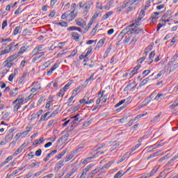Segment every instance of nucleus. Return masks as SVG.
I'll return each mask as SVG.
<instances>
[{"label":"nucleus","instance_id":"obj_1","mask_svg":"<svg viewBox=\"0 0 178 178\" xmlns=\"http://www.w3.org/2000/svg\"><path fill=\"white\" fill-rule=\"evenodd\" d=\"M140 22H135L128 26V31H127L124 34H127V35H131L132 39L131 40V44H134L135 42H137L138 40V34H144V29L143 28H137V26H140Z\"/></svg>","mask_w":178,"mask_h":178},{"label":"nucleus","instance_id":"obj_2","mask_svg":"<svg viewBox=\"0 0 178 178\" xmlns=\"http://www.w3.org/2000/svg\"><path fill=\"white\" fill-rule=\"evenodd\" d=\"M26 99L24 97L19 95L18 97L13 102V104L15 105L13 108L14 112H17L19 108L26 102Z\"/></svg>","mask_w":178,"mask_h":178},{"label":"nucleus","instance_id":"obj_3","mask_svg":"<svg viewBox=\"0 0 178 178\" xmlns=\"http://www.w3.org/2000/svg\"><path fill=\"white\" fill-rule=\"evenodd\" d=\"M93 3L91 1H88L86 3L83 1H81L79 3V6L80 9L83 8V15H87L90 12V9H91V6H92Z\"/></svg>","mask_w":178,"mask_h":178},{"label":"nucleus","instance_id":"obj_4","mask_svg":"<svg viewBox=\"0 0 178 178\" xmlns=\"http://www.w3.org/2000/svg\"><path fill=\"white\" fill-rule=\"evenodd\" d=\"M127 31H129V27L126 29H124L118 35L119 38H123L125 35V40H124V44H129L130 41L131 40V35H127L124 33Z\"/></svg>","mask_w":178,"mask_h":178},{"label":"nucleus","instance_id":"obj_5","mask_svg":"<svg viewBox=\"0 0 178 178\" xmlns=\"http://www.w3.org/2000/svg\"><path fill=\"white\" fill-rule=\"evenodd\" d=\"M19 47H20L19 44H15V42H13L5 48L6 52H7V54L15 52V51H17V49H19Z\"/></svg>","mask_w":178,"mask_h":178},{"label":"nucleus","instance_id":"obj_6","mask_svg":"<svg viewBox=\"0 0 178 178\" xmlns=\"http://www.w3.org/2000/svg\"><path fill=\"white\" fill-rule=\"evenodd\" d=\"M30 131H31V128H26V131H24L23 133L17 134L16 136L14 137V140H16V141H19V137H22V136H27V134H29Z\"/></svg>","mask_w":178,"mask_h":178},{"label":"nucleus","instance_id":"obj_7","mask_svg":"<svg viewBox=\"0 0 178 178\" xmlns=\"http://www.w3.org/2000/svg\"><path fill=\"white\" fill-rule=\"evenodd\" d=\"M13 131H15V128H11L8 132L7 135L4 138L8 143L12 140V138H13Z\"/></svg>","mask_w":178,"mask_h":178},{"label":"nucleus","instance_id":"obj_8","mask_svg":"<svg viewBox=\"0 0 178 178\" xmlns=\"http://www.w3.org/2000/svg\"><path fill=\"white\" fill-rule=\"evenodd\" d=\"M42 51H45V49H44V45L40 44L33 49L32 54L33 55H38V54H40Z\"/></svg>","mask_w":178,"mask_h":178},{"label":"nucleus","instance_id":"obj_9","mask_svg":"<svg viewBox=\"0 0 178 178\" xmlns=\"http://www.w3.org/2000/svg\"><path fill=\"white\" fill-rule=\"evenodd\" d=\"M77 16V13H76V10H74L69 13L67 12V20L68 22H72V20H74L76 19V17Z\"/></svg>","mask_w":178,"mask_h":178},{"label":"nucleus","instance_id":"obj_10","mask_svg":"<svg viewBox=\"0 0 178 178\" xmlns=\"http://www.w3.org/2000/svg\"><path fill=\"white\" fill-rule=\"evenodd\" d=\"M63 166H65V161H59L57 162L54 167L55 172L59 171Z\"/></svg>","mask_w":178,"mask_h":178},{"label":"nucleus","instance_id":"obj_11","mask_svg":"<svg viewBox=\"0 0 178 178\" xmlns=\"http://www.w3.org/2000/svg\"><path fill=\"white\" fill-rule=\"evenodd\" d=\"M26 148V143H23L17 149V151L13 153V156H16V155H19V154H22L23 149Z\"/></svg>","mask_w":178,"mask_h":178},{"label":"nucleus","instance_id":"obj_12","mask_svg":"<svg viewBox=\"0 0 178 178\" xmlns=\"http://www.w3.org/2000/svg\"><path fill=\"white\" fill-rule=\"evenodd\" d=\"M129 5V2L124 1L121 6L117 8V12H122L123 9H126Z\"/></svg>","mask_w":178,"mask_h":178},{"label":"nucleus","instance_id":"obj_13","mask_svg":"<svg viewBox=\"0 0 178 178\" xmlns=\"http://www.w3.org/2000/svg\"><path fill=\"white\" fill-rule=\"evenodd\" d=\"M80 116V114H76L75 116H73L71 118V119H73L72 123L73 124H78V123H80L81 122V118L80 119L79 117Z\"/></svg>","mask_w":178,"mask_h":178},{"label":"nucleus","instance_id":"obj_14","mask_svg":"<svg viewBox=\"0 0 178 178\" xmlns=\"http://www.w3.org/2000/svg\"><path fill=\"white\" fill-rule=\"evenodd\" d=\"M76 26H79V27H84L86 26V21L84 19L79 18L75 20Z\"/></svg>","mask_w":178,"mask_h":178},{"label":"nucleus","instance_id":"obj_15","mask_svg":"<svg viewBox=\"0 0 178 178\" xmlns=\"http://www.w3.org/2000/svg\"><path fill=\"white\" fill-rule=\"evenodd\" d=\"M155 97H156V91H154L148 98L145 99V102H147V104H148L149 103L151 102V99H152L153 98H155Z\"/></svg>","mask_w":178,"mask_h":178},{"label":"nucleus","instance_id":"obj_16","mask_svg":"<svg viewBox=\"0 0 178 178\" xmlns=\"http://www.w3.org/2000/svg\"><path fill=\"white\" fill-rule=\"evenodd\" d=\"M3 65L4 67H8V69H10V67H12L13 65V63H12V61L9 60V58H7V60L3 62Z\"/></svg>","mask_w":178,"mask_h":178},{"label":"nucleus","instance_id":"obj_17","mask_svg":"<svg viewBox=\"0 0 178 178\" xmlns=\"http://www.w3.org/2000/svg\"><path fill=\"white\" fill-rule=\"evenodd\" d=\"M140 67H141V65L140 64L136 65L134 68V70L131 72V73L129 74V76H131V77H133L134 74H136L137 72H138V69H140Z\"/></svg>","mask_w":178,"mask_h":178},{"label":"nucleus","instance_id":"obj_18","mask_svg":"<svg viewBox=\"0 0 178 178\" xmlns=\"http://www.w3.org/2000/svg\"><path fill=\"white\" fill-rule=\"evenodd\" d=\"M18 73V70L17 68H15L14 70V73L11 74L9 76H8V80L9 81H13V79H15V77H16V75Z\"/></svg>","mask_w":178,"mask_h":178},{"label":"nucleus","instance_id":"obj_19","mask_svg":"<svg viewBox=\"0 0 178 178\" xmlns=\"http://www.w3.org/2000/svg\"><path fill=\"white\" fill-rule=\"evenodd\" d=\"M134 9H136V6L132 2H131L129 7L126 9V12L127 13H130V12H133Z\"/></svg>","mask_w":178,"mask_h":178},{"label":"nucleus","instance_id":"obj_20","mask_svg":"<svg viewBox=\"0 0 178 178\" xmlns=\"http://www.w3.org/2000/svg\"><path fill=\"white\" fill-rule=\"evenodd\" d=\"M144 16H145V11L144 10H141L138 17V21H136L135 23H139L140 24V21L141 19H143V17H144Z\"/></svg>","mask_w":178,"mask_h":178},{"label":"nucleus","instance_id":"obj_21","mask_svg":"<svg viewBox=\"0 0 178 178\" xmlns=\"http://www.w3.org/2000/svg\"><path fill=\"white\" fill-rule=\"evenodd\" d=\"M26 77H27V72H24L21 78L18 80V84L22 85L23 84V81L26 80Z\"/></svg>","mask_w":178,"mask_h":178},{"label":"nucleus","instance_id":"obj_22","mask_svg":"<svg viewBox=\"0 0 178 178\" xmlns=\"http://www.w3.org/2000/svg\"><path fill=\"white\" fill-rule=\"evenodd\" d=\"M79 31V33H81L83 31V30L81 29V28L80 27H77V26H70L69 28H67V31Z\"/></svg>","mask_w":178,"mask_h":178},{"label":"nucleus","instance_id":"obj_23","mask_svg":"<svg viewBox=\"0 0 178 178\" xmlns=\"http://www.w3.org/2000/svg\"><path fill=\"white\" fill-rule=\"evenodd\" d=\"M90 171V168L89 167H86L85 169L83 170L82 173L81 175V176L79 177V178H86V176L88 173V172Z\"/></svg>","mask_w":178,"mask_h":178},{"label":"nucleus","instance_id":"obj_24","mask_svg":"<svg viewBox=\"0 0 178 178\" xmlns=\"http://www.w3.org/2000/svg\"><path fill=\"white\" fill-rule=\"evenodd\" d=\"M19 56H20V55L19 53H17V54H14L7 58H8V60H10V62H13L14 60H16V59H17Z\"/></svg>","mask_w":178,"mask_h":178},{"label":"nucleus","instance_id":"obj_25","mask_svg":"<svg viewBox=\"0 0 178 178\" xmlns=\"http://www.w3.org/2000/svg\"><path fill=\"white\" fill-rule=\"evenodd\" d=\"M177 58H178L177 54L174 55L173 57L171 58L170 62L168 63V66H172V65H173V63L176 62V60H177Z\"/></svg>","mask_w":178,"mask_h":178},{"label":"nucleus","instance_id":"obj_26","mask_svg":"<svg viewBox=\"0 0 178 178\" xmlns=\"http://www.w3.org/2000/svg\"><path fill=\"white\" fill-rule=\"evenodd\" d=\"M165 97H166V95L165 94H156L154 100L159 101V99H163Z\"/></svg>","mask_w":178,"mask_h":178},{"label":"nucleus","instance_id":"obj_27","mask_svg":"<svg viewBox=\"0 0 178 178\" xmlns=\"http://www.w3.org/2000/svg\"><path fill=\"white\" fill-rule=\"evenodd\" d=\"M71 35H72L73 40H74L75 41H79L80 40V35H79V33H77L72 32L71 33Z\"/></svg>","mask_w":178,"mask_h":178},{"label":"nucleus","instance_id":"obj_28","mask_svg":"<svg viewBox=\"0 0 178 178\" xmlns=\"http://www.w3.org/2000/svg\"><path fill=\"white\" fill-rule=\"evenodd\" d=\"M98 29H99V24H97L90 32V35L92 37H94V35H95V33H97V30H98Z\"/></svg>","mask_w":178,"mask_h":178},{"label":"nucleus","instance_id":"obj_29","mask_svg":"<svg viewBox=\"0 0 178 178\" xmlns=\"http://www.w3.org/2000/svg\"><path fill=\"white\" fill-rule=\"evenodd\" d=\"M49 115V112L45 113L43 115L41 116L40 119L39 120V122H44V120H48L49 118H47V116Z\"/></svg>","mask_w":178,"mask_h":178},{"label":"nucleus","instance_id":"obj_30","mask_svg":"<svg viewBox=\"0 0 178 178\" xmlns=\"http://www.w3.org/2000/svg\"><path fill=\"white\" fill-rule=\"evenodd\" d=\"M155 57V51H152L149 55V60H150L149 65L154 62V58Z\"/></svg>","mask_w":178,"mask_h":178},{"label":"nucleus","instance_id":"obj_31","mask_svg":"<svg viewBox=\"0 0 178 178\" xmlns=\"http://www.w3.org/2000/svg\"><path fill=\"white\" fill-rule=\"evenodd\" d=\"M18 88H15V89H13V90H11L10 92V97H16V95H17V91H18Z\"/></svg>","mask_w":178,"mask_h":178},{"label":"nucleus","instance_id":"obj_32","mask_svg":"<svg viewBox=\"0 0 178 178\" xmlns=\"http://www.w3.org/2000/svg\"><path fill=\"white\" fill-rule=\"evenodd\" d=\"M113 14V13L112 11L108 12L103 16L102 17L103 20H106V19H108V17H111V16H112Z\"/></svg>","mask_w":178,"mask_h":178},{"label":"nucleus","instance_id":"obj_33","mask_svg":"<svg viewBox=\"0 0 178 178\" xmlns=\"http://www.w3.org/2000/svg\"><path fill=\"white\" fill-rule=\"evenodd\" d=\"M95 73L92 74L90 75V76L89 78H88L86 81H85V84L86 86H87V84H88V83H90V81H91V80H94V76H95Z\"/></svg>","mask_w":178,"mask_h":178},{"label":"nucleus","instance_id":"obj_34","mask_svg":"<svg viewBox=\"0 0 178 178\" xmlns=\"http://www.w3.org/2000/svg\"><path fill=\"white\" fill-rule=\"evenodd\" d=\"M91 159H94V156H90V157H88L86 159H85L83 162L82 164L83 165H87V163H88V162H90V161H91Z\"/></svg>","mask_w":178,"mask_h":178},{"label":"nucleus","instance_id":"obj_35","mask_svg":"<svg viewBox=\"0 0 178 178\" xmlns=\"http://www.w3.org/2000/svg\"><path fill=\"white\" fill-rule=\"evenodd\" d=\"M156 172H158V168H154L149 173H147V176L149 177H152V176H154Z\"/></svg>","mask_w":178,"mask_h":178},{"label":"nucleus","instance_id":"obj_36","mask_svg":"<svg viewBox=\"0 0 178 178\" xmlns=\"http://www.w3.org/2000/svg\"><path fill=\"white\" fill-rule=\"evenodd\" d=\"M92 21H89V23L88 24V26H86V28L85 29L83 33H86L88 31V30H90V29H91V26H92Z\"/></svg>","mask_w":178,"mask_h":178},{"label":"nucleus","instance_id":"obj_37","mask_svg":"<svg viewBox=\"0 0 178 178\" xmlns=\"http://www.w3.org/2000/svg\"><path fill=\"white\" fill-rule=\"evenodd\" d=\"M26 51H27V47H26V46H23L19 49L18 54L19 55H22V54H24V52H26Z\"/></svg>","mask_w":178,"mask_h":178},{"label":"nucleus","instance_id":"obj_38","mask_svg":"<svg viewBox=\"0 0 178 178\" xmlns=\"http://www.w3.org/2000/svg\"><path fill=\"white\" fill-rule=\"evenodd\" d=\"M40 90H41V86H35V87L33 86V88H31V92L34 93V92H37L40 91Z\"/></svg>","mask_w":178,"mask_h":178},{"label":"nucleus","instance_id":"obj_39","mask_svg":"<svg viewBox=\"0 0 178 178\" xmlns=\"http://www.w3.org/2000/svg\"><path fill=\"white\" fill-rule=\"evenodd\" d=\"M35 166H40V162L36 161L35 163H32L29 165L28 168H29V169H31L33 168H35Z\"/></svg>","mask_w":178,"mask_h":178},{"label":"nucleus","instance_id":"obj_40","mask_svg":"<svg viewBox=\"0 0 178 178\" xmlns=\"http://www.w3.org/2000/svg\"><path fill=\"white\" fill-rule=\"evenodd\" d=\"M55 124H56V122H55V120H50L47 124V129H51V127H52V126H55Z\"/></svg>","mask_w":178,"mask_h":178},{"label":"nucleus","instance_id":"obj_41","mask_svg":"<svg viewBox=\"0 0 178 178\" xmlns=\"http://www.w3.org/2000/svg\"><path fill=\"white\" fill-rule=\"evenodd\" d=\"M137 85H136V83L133 82L131 83H130L129 85H128L127 86V88H128V90H134V88H136Z\"/></svg>","mask_w":178,"mask_h":178},{"label":"nucleus","instance_id":"obj_42","mask_svg":"<svg viewBox=\"0 0 178 178\" xmlns=\"http://www.w3.org/2000/svg\"><path fill=\"white\" fill-rule=\"evenodd\" d=\"M123 171L122 170H120L118 172H117L114 178H122V177L123 176Z\"/></svg>","mask_w":178,"mask_h":178},{"label":"nucleus","instance_id":"obj_43","mask_svg":"<svg viewBox=\"0 0 178 178\" xmlns=\"http://www.w3.org/2000/svg\"><path fill=\"white\" fill-rule=\"evenodd\" d=\"M152 2H154V0H147V1L146 5L145 6V10H147L148 9V8H149V6H151V3H152Z\"/></svg>","mask_w":178,"mask_h":178},{"label":"nucleus","instance_id":"obj_44","mask_svg":"<svg viewBox=\"0 0 178 178\" xmlns=\"http://www.w3.org/2000/svg\"><path fill=\"white\" fill-rule=\"evenodd\" d=\"M96 8H97V9H100V10H102V9H104V6H102V3L98 1L96 3Z\"/></svg>","mask_w":178,"mask_h":178},{"label":"nucleus","instance_id":"obj_45","mask_svg":"<svg viewBox=\"0 0 178 178\" xmlns=\"http://www.w3.org/2000/svg\"><path fill=\"white\" fill-rule=\"evenodd\" d=\"M57 26H60L61 27H67V22H57Z\"/></svg>","mask_w":178,"mask_h":178},{"label":"nucleus","instance_id":"obj_46","mask_svg":"<svg viewBox=\"0 0 178 178\" xmlns=\"http://www.w3.org/2000/svg\"><path fill=\"white\" fill-rule=\"evenodd\" d=\"M165 70H161L159 74L156 76V79H159V77H162L165 74Z\"/></svg>","mask_w":178,"mask_h":178},{"label":"nucleus","instance_id":"obj_47","mask_svg":"<svg viewBox=\"0 0 178 178\" xmlns=\"http://www.w3.org/2000/svg\"><path fill=\"white\" fill-rule=\"evenodd\" d=\"M20 30H22V28L19 26H17L14 30V35H17L20 33Z\"/></svg>","mask_w":178,"mask_h":178},{"label":"nucleus","instance_id":"obj_48","mask_svg":"<svg viewBox=\"0 0 178 178\" xmlns=\"http://www.w3.org/2000/svg\"><path fill=\"white\" fill-rule=\"evenodd\" d=\"M178 68V65L177 64H175L173 65H171L170 67V73H172V72H174V70H176V69Z\"/></svg>","mask_w":178,"mask_h":178},{"label":"nucleus","instance_id":"obj_49","mask_svg":"<svg viewBox=\"0 0 178 178\" xmlns=\"http://www.w3.org/2000/svg\"><path fill=\"white\" fill-rule=\"evenodd\" d=\"M44 141V138H40L39 140H35V143H33V145H38V144H41Z\"/></svg>","mask_w":178,"mask_h":178},{"label":"nucleus","instance_id":"obj_50","mask_svg":"<svg viewBox=\"0 0 178 178\" xmlns=\"http://www.w3.org/2000/svg\"><path fill=\"white\" fill-rule=\"evenodd\" d=\"M80 90H81V86H79V87L76 88L74 90V92H73V93H72V95H74V97H76V95H77V92H80Z\"/></svg>","mask_w":178,"mask_h":178},{"label":"nucleus","instance_id":"obj_51","mask_svg":"<svg viewBox=\"0 0 178 178\" xmlns=\"http://www.w3.org/2000/svg\"><path fill=\"white\" fill-rule=\"evenodd\" d=\"M128 102L127 99H122L121 101H120L116 105H115V108H118L119 106H120V105H122V104H124V102Z\"/></svg>","mask_w":178,"mask_h":178},{"label":"nucleus","instance_id":"obj_52","mask_svg":"<svg viewBox=\"0 0 178 178\" xmlns=\"http://www.w3.org/2000/svg\"><path fill=\"white\" fill-rule=\"evenodd\" d=\"M77 168L74 167L70 170L69 173L71 175V176H73L74 173H77Z\"/></svg>","mask_w":178,"mask_h":178},{"label":"nucleus","instance_id":"obj_53","mask_svg":"<svg viewBox=\"0 0 178 178\" xmlns=\"http://www.w3.org/2000/svg\"><path fill=\"white\" fill-rule=\"evenodd\" d=\"M149 81V78L148 77L143 79L142 82L140 83V86H145V84H147V83H148Z\"/></svg>","mask_w":178,"mask_h":178},{"label":"nucleus","instance_id":"obj_54","mask_svg":"<svg viewBox=\"0 0 178 178\" xmlns=\"http://www.w3.org/2000/svg\"><path fill=\"white\" fill-rule=\"evenodd\" d=\"M104 44H105V38L100 40L97 42V45H98L99 47H102L104 45Z\"/></svg>","mask_w":178,"mask_h":178},{"label":"nucleus","instance_id":"obj_55","mask_svg":"<svg viewBox=\"0 0 178 178\" xmlns=\"http://www.w3.org/2000/svg\"><path fill=\"white\" fill-rule=\"evenodd\" d=\"M42 173H44V170L37 172L33 175V178L38 177V176H40Z\"/></svg>","mask_w":178,"mask_h":178},{"label":"nucleus","instance_id":"obj_56","mask_svg":"<svg viewBox=\"0 0 178 178\" xmlns=\"http://www.w3.org/2000/svg\"><path fill=\"white\" fill-rule=\"evenodd\" d=\"M71 159H73V154H69L65 157V162H69Z\"/></svg>","mask_w":178,"mask_h":178},{"label":"nucleus","instance_id":"obj_57","mask_svg":"<svg viewBox=\"0 0 178 178\" xmlns=\"http://www.w3.org/2000/svg\"><path fill=\"white\" fill-rule=\"evenodd\" d=\"M65 92H66L63 88L60 89V92L58 93V97H62L65 95Z\"/></svg>","mask_w":178,"mask_h":178},{"label":"nucleus","instance_id":"obj_58","mask_svg":"<svg viewBox=\"0 0 178 178\" xmlns=\"http://www.w3.org/2000/svg\"><path fill=\"white\" fill-rule=\"evenodd\" d=\"M159 17H156L155 15H154L151 18L150 20L152 22V23H155V22H156V20H158Z\"/></svg>","mask_w":178,"mask_h":178},{"label":"nucleus","instance_id":"obj_59","mask_svg":"<svg viewBox=\"0 0 178 178\" xmlns=\"http://www.w3.org/2000/svg\"><path fill=\"white\" fill-rule=\"evenodd\" d=\"M112 6V3H110L109 1L106 3V5L104 6V9L106 10H109L111 9V7Z\"/></svg>","mask_w":178,"mask_h":178},{"label":"nucleus","instance_id":"obj_60","mask_svg":"<svg viewBox=\"0 0 178 178\" xmlns=\"http://www.w3.org/2000/svg\"><path fill=\"white\" fill-rule=\"evenodd\" d=\"M65 154H66V149L63 150L61 153H60L59 154H58L57 156V159H60L62 158V156H63L65 155Z\"/></svg>","mask_w":178,"mask_h":178},{"label":"nucleus","instance_id":"obj_61","mask_svg":"<svg viewBox=\"0 0 178 178\" xmlns=\"http://www.w3.org/2000/svg\"><path fill=\"white\" fill-rule=\"evenodd\" d=\"M97 17H98V13L94 14V15L92 17V18L90 20V22H92V23H94V22H95Z\"/></svg>","mask_w":178,"mask_h":178},{"label":"nucleus","instance_id":"obj_62","mask_svg":"<svg viewBox=\"0 0 178 178\" xmlns=\"http://www.w3.org/2000/svg\"><path fill=\"white\" fill-rule=\"evenodd\" d=\"M143 0H132L131 1V2H132L136 6H137V5H138V3H140Z\"/></svg>","mask_w":178,"mask_h":178},{"label":"nucleus","instance_id":"obj_63","mask_svg":"<svg viewBox=\"0 0 178 178\" xmlns=\"http://www.w3.org/2000/svg\"><path fill=\"white\" fill-rule=\"evenodd\" d=\"M91 52H92V47H90L88 49V51L86 52L85 56H88L90 55V54H91Z\"/></svg>","mask_w":178,"mask_h":178},{"label":"nucleus","instance_id":"obj_64","mask_svg":"<svg viewBox=\"0 0 178 178\" xmlns=\"http://www.w3.org/2000/svg\"><path fill=\"white\" fill-rule=\"evenodd\" d=\"M178 106V100H175L172 105L170 106V108H177Z\"/></svg>","mask_w":178,"mask_h":178}]
</instances>
